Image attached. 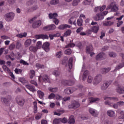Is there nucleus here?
<instances>
[{"instance_id": "774afa93", "label": "nucleus", "mask_w": 124, "mask_h": 124, "mask_svg": "<svg viewBox=\"0 0 124 124\" xmlns=\"http://www.w3.org/2000/svg\"><path fill=\"white\" fill-rule=\"evenodd\" d=\"M73 85H74V82L70 80H68L67 86H73Z\"/></svg>"}, {"instance_id": "aec40b11", "label": "nucleus", "mask_w": 124, "mask_h": 124, "mask_svg": "<svg viewBox=\"0 0 124 124\" xmlns=\"http://www.w3.org/2000/svg\"><path fill=\"white\" fill-rule=\"evenodd\" d=\"M110 70H111V68L110 67L102 68L101 73L102 74H106V73H108Z\"/></svg>"}, {"instance_id": "412c9836", "label": "nucleus", "mask_w": 124, "mask_h": 124, "mask_svg": "<svg viewBox=\"0 0 124 124\" xmlns=\"http://www.w3.org/2000/svg\"><path fill=\"white\" fill-rule=\"evenodd\" d=\"M66 28H68L69 29H70V28H71V26L67 24L61 25L59 26L58 29L59 30H64V29H66Z\"/></svg>"}, {"instance_id": "09e8293b", "label": "nucleus", "mask_w": 124, "mask_h": 124, "mask_svg": "<svg viewBox=\"0 0 124 124\" xmlns=\"http://www.w3.org/2000/svg\"><path fill=\"white\" fill-rule=\"evenodd\" d=\"M71 53H72V51H71L70 48L67 49L64 51V53L66 55H71Z\"/></svg>"}, {"instance_id": "4be33fe9", "label": "nucleus", "mask_w": 124, "mask_h": 124, "mask_svg": "<svg viewBox=\"0 0 124 124\" xmlns=\"http://www.w3.org/2000/svg\"><path fill=\"white\" fill-rule=\"evenodd\" d=\"M89 74H90V72H89V71L88 70L85 71L82 75V80L86 81L87 76H88V75H89Z\"/></svg>"}, {"instance_id": "864d4df0", "label": "nucleus", "mask_w": 124, "mask_h": 124, "mask_svg": "<svg viewBox=\"0 0 124 124\" xmlns=\"http://www.w3.org/2000/svg\"><path fill=\"white\" fill-rule=\"evenodd\" d=\"M19 62L24 65H29V63L22 59L20 60Z\"/></svg>"}, {"instance_id": "37998d69", "label": "nucleus", "mask_w": 124, "mask_h": 124, "mask_svg": "<svg viewBox=\"0 0 124 124\" xmlns=\"http://www.w3.org/2000/svg\"><path fill=\"white\" fill-rule=\"evenodd\" d=\"M22 47V44L20 42V41H17L16 43V49H19Z\"/></svg>"}, {"instance_id": "4d7b16f0", "label": "nucleus", "mask_w": 124, "mask_h": 124, "mask_svg": "<svg viewBox=\"0 0 124 124\" xmlns=\"http://www.w3.org/2000/svg\"><path fill=\"white\" fill-rule=\"evenodd\" d=\"M42 46V44H41V42L39 41L37 43V45L36 47H37V49H40Z\"/></svg>"}, {"instance_id": "7ed1b4c3", "label": "nucleus", "mask_w": 124, "mask_h": 124, "mask_svg": "<svg viewBox=\"0 0 124 124\" xmlns=\"http://www.w3.org/2000/svg\"><path fill=\"white\" fill-rule=\"evenodd\" d=\"M15 16V14L14 13H8L5 15V19L7 22H11L14 19Z\"/></svg>"}, {"instance_id": "052dcab7", "label": "nucleus", "mask_w": 124, "mask_h": 124, "mask_svg": "<svg viewBox=\"0 0 124 124\" xmlns=\"http://www.w3.org/2000/svg\"><path fill=\"white\" fill-rule=\"evenodd\" d=\"M61 83L63 86H67L68 80H62L61 81Z\"/></svg>"}, {"instance_id": "a19ab883", "label": "nucleus", "mask_w": 124, "mask_h": 124, "mask_svg": "<svg viewBox=\"0 0 124 124\" xmlns=\"http://www.w3.org/2000/svg\"><path fill=\"white\" fill-rule=\"evenodd\" d=\"M64 92L66 94H71V93H72L71 92V89L69 88H66L64 90Z\"/></svg>"}, {"instance_id": "3c124183", "label": "nucleus", "mask_w": 124, "mask_h": 124, "mask_svg": "<svg viewBox=\"0 0 124 124\" xmlns=\"http://www.w3.org/2000/svg\"><path fill=\"white\" fill-rule=\"evenodd\" d=\"M113 24H114V22H112L110 21H108L107 22L104 23V26H112V25H113Z\"/></svg>"}, {"instance_id": "423d86ee", "label": "nucleus", "mask_w": 124, "mask_h": 124, "mask_svg": "<svg viewBox=\"0 0 124 124\" xmlns=\"http://www.w3.org/2000/svg\"><path fill=\"white\" fill-rule=\"evenodd\" d=\"M110 84H111V81H105L101 86V90L102 91L107 90V88L109 87Z\"/></svg>"}, {"instance_id": "a211bd4d", "label": "nucleus", "mask_w": 124, "mask_h": 124, "mask_svg": "<svg viewBox=\"0 0 124 124\" xmlns=\"http://www.w3.org/2000/svg\"><path fill=\"white\" fill-rule=\"evenodd\" d=\"M42 78L44 82H46V83H50V78H49V77L47 76V75H44Z\"/></svg>"}, {"instance_id": "ddd939ff", "label": "nucleus", "mask_w": 124, "mask_h": 124, "mask_svg": "<svg viewBox=\"0 0 124 124\" xmlns=\"http://www.w3.org/2000/svg\"><path fill=\"white\" fill-rule=\"evenodd\" d=\"M35 37L36 39H40V38H42V39H48V38H49L48 35L43 34L36 35Z\"/></svg>"}, {"instance_id": "5701e85b", "label": "nucleus", "mask_w": 124, "mask_h": 124, "mask_svg": "<svg viewBox=\"0 0 124 124\" xmlns=\"http://www.w3.org/2000/svg\"><path fill=\"white\" fill-rule=\"evenodd\" d=\"M68 123L69 124H74L75 123V119H74V116L71 115L68 120Z\"/></svg>"}, {"instance_id": "8fccbe9b", "label": "nucleus", "mask_w": 124, "mask_h": 124, "mask_svg": "<svg viewBox=\"0 0 124 124\" xmlns=\"http://www.w3.org/2000/svg\"><path fill=\"white\" fill-rule=\"evenodd\" d=\"M80 0H74L73 1V6H77L78 5V3L80 2Z\"/></svg>"}, {"instance_id": "6e6d98bb", "label": "nucleus", "mask_w": 124, "mask_h": 124, "mask_svg": "<svg viewBox=\"0 0 124 124\" xmlns=\"http://www.w3.org/2000/svg\"><path fill=\"white\" fill-rule=\"evenodd\" d=\"M55 98L57 100H61V99L62 98V97L61 95L59 94L58 93H57V94H55Z\"/></svg>"}, {"instance_id": "58836bf2", "label": "nucleus", "mask_w": 124, "mask_h": 124, "mask_svg": "<svg viewBox=\"0 0 124 124\" xmlns=\"http://www.w3.org/2000/svg\"><path fill=\"white\" fill-rule=\"evenodd\" d=\"M78 89H80V90H81L82 91V92H83V93H84V92H86V88L84 87V86H83V85L78 84Z\"/></svg>"}, {"instance_id": "c9c22d12", "label": "nucleus", "mask_w": 124, "mask_h": 124, "mask_svg": "<svg viewBox=\"0 0 124 124\" xmlns=\"http://www.w3.org/2000/svg\"><path fill=\"white\" fill-rule=\"evenodd\" d=\"M77 24L79 27H81L83 25V19L81 18L78 19L77 20Z\"/></svg>"}, {"instance_id": "0eeeda50", "label": "nucleus", "mask_w": 124, "mask_h": 124, "mask_svg": "<svg viewBox=\"0 0 124 124\" xmlns=\"http://www.w3.org/2000/svg\"><path fill=\"white\" fill-rule=\"evenodd\" d=\"M105 57V53L103 52L99 53L96 56V61H102L103 60H104Z\"/></svg>"}, {"instance_id": "603ef678", "label": "nucleus", "mask_w": 124, "mask_h": 124, "mask_svg": "<svg viewBox=\"0 0 124 124\" xmlns=\"http://www.w3.org/2000/svg\"><path fill=\"white\" fill-rule=\"evenodd\" d=\"M105 105H108V106H109L110 107H112L113 106V103L110 102L109 101L107 100L106 101L104 102Z\"/></svg>"}, {"instance_id": "338daca9", "label": "nucleus", "mask_w": 124, "mask_h": 124, "mask_svg": "<svg viewBox=\"0 0 124 124\" xmlns=\"http://www.w3.org/2000/svg\"><path fill=\"white\" fill-rule=\"evenodd\" d=\"M33 2H34V0H30L27 2V5L30 6L33 4Z\"/></svg>"}, {"instance_id": "49530a36", "label": "nucleus", "mask_w": 124, "mask_h": 124, "mask_svg": "<svg viewBox=\"0 0 124 124\" xmlns=\"http://www.w3.org/2000/svg\"><path fill=\"white\" fill-rule=\"evenodd\" d=\"M61 123V120L59 119H55L53 121V124H60V123Z\"/></svg>"}, {"instance_id": "f704fd0d", "label": "nucleus", "mask_w": 124, "mask_h": 124, "mask_svg": "<svg viewBox=\"0 0 124 124\" xmlns=\"http://www.w3.org/2000/svg\"><path fill=\"white\" fill-rule=\"evenodd\" d=\"M73 62V58H72V57H71L69 60V68L70 69H72V62Z\"/></svg>"}, {"instance_id": "69168bd1", "label": "nucleus", "mask_w": 124, "mask_h": 124, "mask_svg": "<svg viewBox=\"0 0 124 124\" xmlns=\"http://www.w3.org/2000/svg\"><path fill=\"white\" fill-rule=\"evenodd\" d=\"M74 18H77L79 16V12H74L73 13Z\"/></svg>"}, {"instance_id": "f257e3e1", "label": "nucleus", "mask_w": 124, "mask_h": 124, "mask_svg": "<svg viewBox=\"0 0 124 124\" xmlns=\"http://www.w3.org/2000/svg\"><path fill=\"white\" fill-rule=\"evenodd\" d=\"M48 17L49 19H53V22L55 23V25H58L59 23V19L57 18L58 17V14L54 13L53 14H49Z\"/></svg>"}, {"instance_id": "e433bc0d", "label": "nucleus", "mask_w": 124, "mask_h": 124, "mask_svg": "<svg viewBox=\"0 0 124 124\" xmlns=\"http://www.w3.org/2000/svg\"><path fill=\"white\" fill-rule=\"evenodd\" d=\"M48 90L49 92H51V93H57L58 92V88H49Z\"/></svg>"}, {"instance_id": "e2e57ef3", "label": "nucleus", "mask_w": 124, "mask_h": 124, "mask_svg": "<svg viewBox=\"0 0 124 124\" xmlns=\"http://www.w3.org/2000/svg\"><path fill=\"white\" fill-rule=\"evenodd\" d=\"M62 56V51H59V52L57 53L56 57L60 59Z\"/></svg>"}, {"instance_id": "f03ea898", "label": "nucleus", "mask_w": 124, "mask_h": 124, "mask_svg": "<svg viewBox=\"0 0 124 124\" xmlns=\"http://www.w3.org/2000/svg\"><path fill=\"white\" fill-rule=\"evenodd\" d=\"M101 81H102V75L98 74L95 77L93 80V85L97 86Z\"/></svg>"}, {"instance_id": "a18cd8bd", "label": "nucleus", "mask_w": 124, "mask_h": 124, "mask_svg": "<svg viewBox=\"0 0 124 124\" xmlns=\"http://www.w3.org/2000/svg\"><path fill=\"white\" fill-rule=\"evenodd\" d=\"M60 123H62L63 124H66L67 123V119L64 117L63 118H60Z\"/></svg>"}, {"instance_id": "6e6552de", "label": "nucleus", "mask_w": 124, "mask_h": 124, "mask_svg": "<svg viewBox=\"0 0 124 124\" xmlns=\"http://www.w3.org/2000/svg\"><path fill=\"white\" fill-rule=\"evenodd\" d=\"M80 103L79 102L74 101L72 104L69 105V108H77L80 107Z\"/></svg>"}, {"instance_id": "c03bdc74", "label": "nucleus", "mask_w": 124, "mask_h": 124, "mask_svg": "<svg viewBox=\"0 0 124 124\" xmlns=\"http://www.w3.org/2000/svg\"><path fill=\"white\" fill-rule=\"evenodd\" d=\"M70 34H71V30H69L66 31V32L64 33L63 36H65L66 37V36H68V35H70Z\"/></svg>"}, {"instance_id": "c756f323", "label": "nucleus", "mask_w": 124, "mask_h": 124, "mask_svg": "<svg viewBox=\"0 0 124 124\" xmlns=\"http://www.w3.org/2000/svg\"><path fill=\"white\" fill-rule=\"evenodd\" d=\"M107 113H108V117H114L115 116V112H114V111L112 110H108L107 111Z\"/></svg>"}, {"instance_id": "39448f33", "label": "nucleus", "mask_w": 124, "mask_h": 124, "mask_svg": "<svg viewBox=\"0 0 124 124\" xmlns=\"http://www.w3.org/2000/svg\"><path fill=\"white\" fill-rule=\"evenodd\" d=\"M42 23V22L40 20H35L32 24V28H33V29H37V28H39L40 26H41Z\"/></svg>"}, {"instance_id": "bf43d9fd", "label": "nucleus", "mask_w": 124, "mask_h": 124, "mask_svg": "<svg viewBox=\"0 0 124 124\" xmlns=\"http://www.w3.org/2000/svg\"><path fill=\"white\" fill-rule=\"evenodd\" d=\"M53 75H55V76H56V77L58 76H60V71H54V72H53Z\"/></svg>"}, {"instance_id": "6ab92c4d", "label": "nucleus", "mask_w": 124, "mask_h": 124, "mask_svg": "<svg viewBox=\"0 0 124 124\" xmlns=\"http://www.w3.org/2000/svg\"><path fill=\"white\" fill-rule=\"evenodd\" d=\"M61 36V33H57L56 34H49V37L51 40H52V39H54V37H60Z\"/></svg>"}, {"instance_id": "1a4fd4ad", "label": "nucleus", "mask_w": 124, "mask_h": 124, "mask_svg": "<svg viewBox=\"0 0 124 124\" xmlns=\"http://www.w3.org/2000/svg\"><path fill=\"white\" fill-rule=\"evenodd\" d=\"M111 11L113 12H117L119 10V7L117 5L115 2L111 3Z\"/></svg>"}, {"instance_id": "5fc2aeb1", "label": "nucleus", "mask_w": 124, "mask_h": 124, "mask_svg": "<svg viewBox=\"0 0 124 124\" xmlns=\"http://www.w3.org/2000/svg\"><path fill=\"white\" fill-rule=\"evenodd\" d=\"M16 46L14 43L11 44L9 46V50H10L11 51H12V50H14Z\"/></svg>"}, {"instance_id": "79ce46f5", "label": "nucleus", "mask_w": 124, "mask_h": 124, "mask_svg": "<svg viewBox=\"0 0 124 124\" xmlns=\"http://www.w3.org/2000/svg\"><path fill=\"white\" fill-rule=\"evenodd\" d=\"M93 78L92 76H89L87 78V82L89 83V84H91L93 82Z\"/></svg>"}, {"instance_id": "f3484780", "label": "nucleus", "mask_w": 124, "mask_h": 124, "mask_svg": "<svg viewBox=\"0 0 124 124\" xmlns=\"http://www.w3.org/2000/svg\"><path fill=\"white\" fill-rule=\"evenodd\" d=\"M26 87L27 89H28L29 91H30L31 92H32V93H35V92H36V90H35V88H34L31 85H26Z\"/></svg>"}, {"instance_id": "cd10ccee", "label": "nucleus", "mask_w": 124, "mask_h": 124, "mask_svg": "<svg viewBox=\"0 0 124 124\" xmlns=\"http://www.w3.org/2000/svg\"><path fill=\"white\" fill-rule=\"evenodd\" d=\"M16 36L19 38H23V37H26L27 36V32L20 33L19 34H17Z\"/></svg>"}, {"instance_id": "de8ad7c7", "label": "nucleus", "mask_w": 124, "mask_h": 124, "mask_svg": "<svg viewBox=\"0 0 124 124\" xmlns=\"http://www.w3.org/2000/svg\"><path fill=\"white\" fill-rule=\"evenodd\" d=\"M124 66V63L119 64V65L116 66L115 69H116V70H118V69L123 68Z\"/></svg>"}, {"instance_id": "72a5a7b5", "label": "nucleus", "mask_w": 124, "mask_h": 124, "mask_svg": "<svg viewBox=\"0 0 124 124\" xmlns=\"http://www.w3.org/2000/svg\"><path fill=\"white\" fill-rule=\"evenodd\" d=\"M108 55L110 58H116L117 57V53L114 52H110L108 53Z\"/></svg>"}, {"instance_id": "c85d7f7f", "label": "nucleus", "mask_w": 124, "mask_h": 124, "mask_svg": "<svg viewBox=\"0 0 124 124\" xmlns=\"http://www.w3.org/2000/svg\"><path fill=\"white\" fill-rule=\"evenodd\" d=\"M60 2V0H51L50 1V4L51 5H56Z\"/></svg>"}, {"instance_id": "473e14b6", "label": "nucleus", "mask_w": 124, "mask_h": 124, "mask_svg": "<svg viewBox=\"0 0 124 124\" xmlns=\"http://www.w3.org/2000/svg\"><path fill=\"white\" fill-rule=\"evenodd\" d=\"M37 93L38 94L40 98L42 99L44 96V93L40 90L37 91Z\"/></svg>"}, {"instance_id": "9d476101", "label": "nucleus", "mask_w": 124, "mask_h": 124, "mask_svg": "<svg viewBox=\"0 0 124 124\" xmlns=\"http://www.w3.org/2000/svg\"><path fill=\"white\" fill-rule=\"evenodd\" d=\"M11 99H12V98H11V96L10 95H8L5 97L1 98V101L4 102L5 104H7V103H9V102L11 101Z\"/></svg>"}, {"instance_id": "dca6fc26", "label": "nucleus", "mask_w": 124, "mask_h": 124, "mask_svg": "<svg viewBox=\"0 0 124 124\" xmlns=\"http://www.w3.org/2000/svg\"><path fill=\"white\" fill-rule=\"evenodd\" d=\"M116 91L118 93H120V94H122V93H124V88L121 87V86L120 85L117 86Z\"/></svg>"}, {"instance_id": "4468645a", "label": "nucleus", "mask_w": 124, "mask_h": 124, "mask_svg": "<svg viewBox=\"0 0 124 124\" xmlns=\"http://www.w3.org/2000/svg\"><path fill=\"white\" fill-rule=\"evenodd\" d=\"M38 9V6L37 5H35L32 6L30 9L27 10L26 12L29 13V12H33V11H35V10H37Z\"/></svg>"}, {"instance_id": "a878e982", "label": "nucleus", "mask_w": 124, "mask_h": 124, "mask_svg": "<svg viewBox=\"0 0 124 124\" xmlns=\"http://www.w3.org/2000/svg\"><path fill=\"white\" fill-rule=\"evenodd\" d=\"M29 50L31 51V52H33V53H36V51H37L38 48L36 47V46H31L29 47Z\"/></svg>"}, {"instance_id": "20e7f679", "label": "nucleus", "mask_w": 124, "mask_h": 124, "mask_svg": "<svg viewBox=\"0 0 124 124\" xmlns=\"http://www.w3.org/2000/svg\"><path fill=\"white\" fill-rule=\"evenodd\" d=\"M16 103L20 107H23L24 104H25V99L23 97H16Z\"/></svg>"}, {"instance_id": "680f3d73", "label": "nucleus", "mask_w": 124, "mask_h": 124, "mask_svg": "<svg viewBox=\"0 0 124 124\" xmlns=\"http://www.w3.org/2000/svg\"><path fill=\"white\" fill-rule=\"evenodd\" d=\"M75 46V44L74 43H69L67 46H66V48H69V47H73Z\"/></svg>"}, {"instance_id": "2f4dec72", "label": "nucleus", "mask_w": 124, "mask_h": 124, "mask_svg": "<svg viewBox=\"0 0 124 124\" xmlns=\"http://www.w3.org/2000/svg\"><path fill=\"white\" fill-rule=\"evenodd\" d=\"M90 102H95V101H99V98L90 97L89 99Z\"/></svg>"}, {"instance_id": "f8f14e48", "label": "nucleus", "mask_w": 124, "mask_h": 124, "mask_svg": "<svg viewBox=\"0 0 124 124\" xmlns=\"http://www.w3.org/2000/svg\"><path fill=\"white\" fill-rule=\"evenodd\" d=\"M93 19L95 21H99V20L104 19V16L101 13H100L96 14V16L93 17Z\"/></svg>"}, {"instance_id": "ea45409f", "label": "nucleus", "mask_w": 124, "mask_h": 124, "mask_svg": "<svg viewBox=\"0 0 124 124\" xmlns=\"http://www.w3.org/2000/svg\"><path fill=\"white\" fill-rule=\"evenodd\" d=\"M34 105V113H37V103L36 102H33Z\"/></svg>"}, {"instance_id": "2eb2a0df", "label": "nucleus", "mask_w": 124, "mask_h": 124, "mask_svg": "<svg viewBox=\"0 0 124 124\" xmlns=\"http://www.w3.org/2000/svg\"><path fill=\"white\" fill-rule=\"evenodd\" d=\"M93 47L92 45H89L86 46V53L87 54H91V53H93Z\"/></svg>"}, {"instance_id": "9b49d317", "label": "nucleus", "mask_w": 124, "mask_h": 124, "mask_svg": "<svg viewBox=\"0 0 124 124\" xmlns=\"http://www.w3.org/2000/svg\"><path fill=\"white\" fill-rule=\"evenodd\" d=\"M42 48L46 52H49V51H50V43H49V42L44 43L43 45Z\"/></svg>"}, {"instance_id": "393cba45", "label": "nucleus", "mask_w": 124, "mask_h": 124, "mask_svg": "<svg viewBox=\"0 0 124 124\" xmlns=\"http://www.w3.org/2000/svg\"><path fill=\"white\" fill-rule=\"evenodd\" d=\"M92 31L94 32V33H97V32L99 31V26H94L91 28Z\"/></svg>"}, {"instance_id": "7c9ffc66", "label": "nucleus", "mask_w": 124, "mask_h": 124, "mask_svg": "<svg viewBox=\"0 0 124 124\" xmlns=\"http://www.w3.org/2000/svg\"><path fill=\"white\" fill-rule=\"evenodd\" d=\"M35 76V71L33 70H30V77L31 79H32Z\"/></svg>"}, {"instance_id": "0e129e2a", "label": "nucleus", "mask_w": 124, "mask_h": 124, "mask_svg": "<svg viewBox=\"0 0 124 124\" xmlns=\"http://www.w3.org/2000/svg\"><path fill=\"white\" fill-rule=\"evenodd\" d=\"M49 28L50 31H54V30H55L56 29V25L54 24H51L49 25Z\"/></svg>"}, {"instance_id": "bb28decb", "label": "nucleus", "mask_w": 124, "mask_h": 124, "mask_svg": "<svg viewBox=\"0 0 124 124\" xmlns=\"http://www.w3.org/2000/svg\"><path fill=\"white\" fill-rule=\"evenodd\" d=\"M31 44V39H27L24 43L25 47H29L30 45Z\"/></svg>"}, {"instance_id": "4c0bfd02", "label": "nucleus", "mask_w": 124, "mask_h": 124, "mask_svg": "<svg viewBox=\"0 0 124 124\" xmlns=\"http://www.w3.org/2000/svg\"><path fill=\"white\" fill-rule=\"evenodd\" d=\"M92 0H85L83 2V4L85 5H90L92 2Z\"/></svg>"}, {"instance_id": "b1692460", "label": "nucleus", "mask_w": 124, "mask_h": 124, "mask_svg": "<svg viewBox=\"0 0 124 124\" xmlns=\"http://www.w3.org/2000/svg\"><path fill=\"white\" fill-rule=\"evenodd\" d=\"M89 111L92 116H93L94 117L97 116V114H96V112L94 109L91 108L89 109Z\"/></svg>"}, {"instance_id": "13d9d810", "label": "nucleus", "mask_w": 124, "mask_h": 124, "mask_svg": "<svg viewBox=\"0 0 124 124\" xmlns=\"http://www.w3.org/2000/svg\"><path fill=\"white\" fill-rule=\"evenodd\" d=\"M56 96V94L54 93H51L49 96H48V99H53V98H54Z\"/></svg>"}]
</instances>
